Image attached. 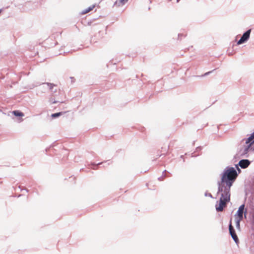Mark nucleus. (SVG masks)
Wrapping results in <instances>:
<instances>
[{
  "mask_svg": "<svg viewBox=\"0 0 254 254\" xmlns=\"http://www.w3.org/2000/svg\"><path fill=\"white\" fill-rule=\"evenodd\" d=\"M238 176V174L235 168L227 167L221 174V180L217 182L218 188L230 191Z\"/></svg>",
  "mask_w": 254,
  "mask_h": 254,
  "instance_id": "1",
  "label": "nucleus"
},
{
  "mask_svg": "<svg viewBox=\"0 0 254 254\" xmlns=\"http://www.w3.org/2000/svg\"><path fill=\"white\" fill-rule=\"evenodd\" d=\"M217 194H220L221 197L219 199V204H216L215 208L217 212H222L226 207L227 203L230 201L231 193L230 191L218 188Z\"/></svg>",
  "mask_w": 254,
  "mask_h": 254,
  "instance_id": "2",
  "label": "nucleus"
},
{
  "mask_svg": "<svg viewBox=\"0 0 254 254\" xmlns=\"http://www.w3.org/2000/svg\"><path fill=\"white\" fill-rule=\"evenodd\" d=\"M254 151L253 146H251V144H244L240 146L237 155L241 157L247 158L249 157V153L253 152Z\"/></svg>",
  "mask_w": 254,
  "mask_h": 254,
  "instance_id": "3",
  "label": "nucleus"
},
{
  "mask_svg": "<svg viewBox=\"0 0 254 254\" xmlns=\"http://www.w3.org/2000/svg\"><path fill=\"white\" fill-rule=\"evenodd\" d=\"M232 219L230 220L229 224V231L230 235H231L232 239L234 240L235 242L238 244L239 243V239L237 237V235L236 233L234 228L232 225Z\"/></svg>",
  "mask_w": 254,
  "mask_h": 254,
  "instance_id": "4",
  "label": "nucleus"
},
{
  "mask_svg": "<svg viewBox=\"0 0 254 254\" xmlns=\"http://www.w3.org/2000/svg\"><path fill=\"white\" fill-rule=\"evenodd\" d=\"M251 29H248L243 33L240 39L237 42L238 45L242 44L246 42L250 38Z\"/></svg>",
  "mask_w": 254,
  "mask_h": 254,
  "instance_id": "5",
  "label": "nucleus"
},
{
  "mask_svg": "<svg viewBox=\"0 0 254 254\" xmlns=\"http://www.w3.org/2000/svg\"><path fill=\"white\" fill-rule=\"evenodd\" d=\"M245 205V204H242L238 208V211L235 215L236 219H243V213H246L247 211H244Z\"/></svg>",
  "mask_w": 254,
  "mask_h": 254,
  "instance_id": "6",
  "label": "nucleus"
},
{
  "mask_svg": "<svg viewBox=\"0 0 254 254\" xmlns=\"http://www.w3.org/2000/svg\"><path fill=\"white\" fill-rule=\"evenodd\" d=\"M250 164L251 161L248 159H242L239 161L238 165L241 168L245 169L248 167Z\"/></svg>",
  "mask_w": 254,
  "mask_h": 254,
  "instance_id": "7",
  "label": "nucleus"
},
{
  "mask_svg": "<svg viewBox=\"0 0 254 254\" xmlns=\"http://www.w3.org/2000/svg\"><path fill=\"white\" fill-rule=\"evenodd\" d=\"M245 139L244 138L242 140V141L245 140ZM254 143V137L251 134L250 136H249L247 139H246L245 144H251V146H253Z\"/></svg>",
  "mask_w": 254,
  "mask_h": 254,
  "instance_id": "8",
  "label": "nucleus"
},
{
  "mask_svg": "<svg viewBox=\"0 0 254 254\" xmlns=\"http://www.w3.org/2000/svg\"><path fill=\"white\" fill-rule=\"evenodd\" d=\"M46 84H47L49 88V89L51 91V92H56L57 90H54V87L56 86V85L54 84L53 83H45Z\"/></svg>",
  "mask_w": 254,
  "mask_h": 254,
  "instance_id": "9",
  "label": "nucleus"
},
{
  "mask_svg": "<svg viewBox=\"0 0 254 254\" xmlns=\"http://www.w3.org/2000/svg\"><path fill=\"white\" fill-rule=\"evenodd\" d=\"M12 114L16 117H23L24 116V114L18 110H15L12 112Z\"/></svg>",
  "mask_w": 254,
  "mask_h": 254,
  "instance_id": "10",
  "label": "nucleus"
},
{
  "mask_svg": "<svg viewBox=\"0 0 254 254\" xmlns=\"http://www.w3.org/2000/svg\"><path fill=\"white\" fill-rule=\"evenodd\" d=\"M64 112H60L52 114L51 115V117L52 119H55V118H58L60 116H61V115H62L63 114H64Z\"/></svg>",
  "mask_w": 254,
  "mask_h": 254,
  "instance_id": "11",
  "label": "nucleus"
},
{
  "mask_svg": "<svg viewBox=\"0 0 254 254\" xmlns=\"http://www.w3.org/2000/svg\"><path fill=\"white\" fill-rule=\"evenodd\" d=\"M103 162H100V163H98L97 164H96L95 163H91L90 164V165L92 166V167H91V169H94V170H96L97 169V167L98 166V165H101Z\"/></svg>",
  "mask_w": 254,
  "mask_h": 254,
  "instance_id": "12",
  "label": "nucleus"
},
{
  "mask_svg": "<svg viewBox=\"0 0 254 254\" xmlns=\"http://www.w3.org/2000/svg\"><path fill=\"white\" fill-rule=\"evenodd\" d=\"M94 7H95L94 5H92V6H89L88 8L85 9V10L82 11V14H86V13H88V12H89L91 10H92Z\"/></svg>",
  "mask_w": 254,
  "mask_h": 254,
  "instance_id": "13",
  "label": "nucleus"
},
{
  "mask_svg": "<svg viewBox=\"0 0 254 254\" xmlns=\"http://www.w3.org/2000/svg\"><path fill=\"white\" fill-rule=\"evenodd\" d=\"M236 226L238 230H240V222L242 219H236Z\"/></svg>",
  "mask_w": 254,
  "mask_h": 254,
  "instance_id": "14",
  "label": "nucleus"
},
{
  "mask_svg": "<svg viewBox=\"0 0 254 254\" xmlns=\"http://www.w3.org/2000/svg\"><path fill=\"white\" fill-rule=\"evenodd\" d=\"M239 165L238 164H237L235 165V167H236V168L237 169V172L238 171V174H239L241 172V169L239 168Z\"/></svg>",
  "mask_w": 254,
  "mask_h": 254,
  "instance_id": "15",
  "label": "nucleus"
},
{
  "mask_svg": "<svg viewBox=\"0 0 254 254\" xmlns=\"http://www.w3.org/2000/svg\"><path fill=\"white\" fill-rule=\"evenodd\" d=\"M185 36L183 34H178V39L181 40L182 38L184 37Z\"/></svg>",
  "mask_w": 254,
  "mask_h": 254,
  "instance_id": "16",
  "label": "nucleus"
},
{
  "mask_svg": "<svg viewBox=\"0 0 254 254\" xmlns=\"http://www.w3.org/2000/svg\"><path fill=\"white\" fill-rule=\"evenodd\" d=\"M166 177L165 175H162V176H161V177H159V178H158V180L159 181H163V180L164 178V177Z\"/></svg>",
  "mask_w": 254,
  "mask_h": 254,
  "instance_id": "17",
  "label": "nucleus"
},
{
  "mask_svg": "<svg viewBox=\"0 0 254 254\" xmlns=\"http://www.w3.org/2000/svg\"><path fill=\"white\" fill-rule=\"evenodd\" d=\"M204 195L205 196H209L211 198H213L212 195L210 193L205 192Z\"/></svg>",
  "mask_w": 254,
  "mask_h": 254,
  "instance_id": "18",
  "label": "nucleus"
},
{
  "mask_svg": "<svg viewBox=\"0 0 254 254\" xmlns=\"http://www.w3.org/2000/svg\"><path fill=\"white\" fill-rule=\"evenodd\" d=\"M214 71V70H211V71H208V72H206L203 76H206V75H208V74H209L210 73H212L213 71Z\"/></svg>",
  "mask_w": 254,
  "mask_h": 254,
  "instance_id": "19",
  "label": "nucleus"
},
{
  "mask_svg": "<svg viewBox=\"0 0 254 254\" xmlns=\"http://www.w3.org/2000/svg\"><path fill=\"white\" fill-rule=\"evenodd\" d=\"M120 2H121L122 4H124L125 2L127 1L128 0H119Z\"/></svg>",
  "mask_w": 254,
  "mask_h": 254,
  "instance_id": "20",
  "label": "nucleus"
},
{
  "mask_svg": "<svg viewBox=\"0 0 254 254\" xmlns=\"http://www.w3.org/2000/svg\"><path fill=\"white\" fill-rule=\"evenodd\" d=\"M184 155H181L180 157H181V158H182V159H183V162H185V159H184Z\"/></svg>",
  "mask_w": 254,
  "mask_h": 254,
  "instance_id": "21",
  "label": "nucleus"
},
{
  "mask_svg": "<svg viewBox=\"0 0 254 254\" xmlns=\"http://www.w3.org/2000/svg\"><path fill=\"white\" fill-rule=\"evenodd\" d=\"M19 189H20L21 190H24V189L22 188L20 186L18 187Z\"/></svg>",
  "mask_w": 254,
  "mask_h": 254,
  "instance_id": "22",
  "label": "nucleus"
},
{
  "mask_svg": "<svg viewBox=\"0 0 254 254\" xmlns=\"http://www.w3.org/2000/svg\"><path fill=\"white\" fill-rule=\"evenodd\" d=\"M57 103V101H53V102H51V103H52V104H55V103Z\"/></svg>",
  "mask_w": 254,
  "mask_h": 254,
  "instance_id": "23",
  "label": "nucleus"
},
{
  "mask_svg": "<svg viewBox=\"0 0 254 254\" xmlns=\"http://www.w3.org/2000/svg\"><path fill=\"white\" fill-rule=\"evenodd\" d=\"M24 190H25L26 191V192H28L29 191V190L27 189H24Z\"/></svg>",
  "mask_w": 254,
  "mask_h": 254,
  "instance_id": "24",
  "label": "nucleus"
},
{
  "mask_svg": "<svg viewBox=\"0 0 254 254\" xmlns=\"http://www.w3.org/2000/svg\"><path fill=\"white\" fill-rule=\"evenodd\" d=\"M251 135L254 137V131L251 134Z\"/></svg>",
  "mask_w": 254,
  "mask_h": 254,
  "instance_id": "25",
  "label": "nucleus"
},
{
  "mask_svg": "<svg viewBox=\"0 0 254 254\" xmlns=\"http://www.w3.org/2000/svg\"><path fill=\"white\" fill-rule=\"evenodd\" d=\"M201 149V147H197L196 149Z\"/></svg>",
  "mask_w": 254,
  "mask_h": 254,
  "instance_id": "26",
  "label": "nucleus"
},
{
  "mask_svg": "<svg viewBox=\"0 0 254 254\" xmlns=\"http://www.w3.org/2000/svg\"><path fill=\"white\" fill-rule=\"evenodd\" d=\"M83 169L82 168V169H81L80 170V171L81 172V171H83Z\"/></svg>",
  "mask_w": 254,
  "mask_h": 254,
  "instance_id": "27",
  "label": "nucleus"
},
{
  "mask_svg": "<svg viewBox=\"0 0 254 254\" xmlns=\"http://www.w3.org/2000/svg\"><path fill=\"white\" fill-rule=\"evenodd\" d=\"M180 0H177V2H179Z\"/></svg>",
  "mask_w": 254,
  "mask_h": 254,
  "instance_id": "28",
  "label": "nucleus"
},
{
  "mask_svg": "<svg viewBox=\"0 0 254 254\" xmlns=\"http://www.w3.org/2000/svg\"><path fill=\"white\" fill-rule=\"evenodd\" d=\"M166 172V170H164V171L163 172V173H165V172Z\"/></svg>",
  "mask_w": 254,
  "mask_h": 254,
  "instance_id": "29",
  "label": "nucleus"
},
{
  "mask_svg": "<svg viewBox=\"0 0 254 254\" xmlns=\"http://www.w3.org/2000/svg\"><path fill=\"white\" fill-rule=\"evenodd\" d=\"M21 195H22V194H19V195H18V197H20V196H21Z\"/></svg>",
  "mask_w": 254,
  "mask_h": 254,
  "instance_id": "30",
  "label": "nucleus"
},
{
  "mask_svg": "<svg viewBox=\"0 0 254 254\" xmlns=\"http://www.w3.org/2000/svg\"><path fill=\"white\" fill-rule=\"evenodd\" d=\"M164 154H162L161 155H160V156H161L162 155H163Z\"/></svg>",
  "mask_w": 254,
  "mask_h": 254,
  "instance_id": "31",
  "label": "nucleus"
},
{
  "mask_svg": "<svg viewBox=\"0 0 254 254\" xmlns=\"http://www.w3.org/2000/svg\"><path fill=\"white\" fill-rule=\"evenodd\" d=\"M253 150H254V146H253Z\"/></svg>",
  "mask_w": 254,
  "mask_h": 254,
  "instance_id": "32",
  "label": "nucleus"
}]
</instances>
